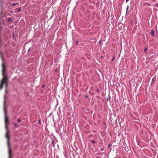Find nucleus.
<instances>
[{
    "label": "nucleus",
    "mask_w": 158,
    "mask_h": 158,
    "mask_svg": "<svg viewBox=\"0 0 158 158\" xmlns=\"http://www.w3.org/2000/svg\"><path fill=\"white\" fill-rule=\"evenodd\" d=\"M15 126H17V125L15 123Z\"/></svg>",
    "instance_id": "nucleus-19"
},
{
    "label": "nucleus",
    "mask_w": 158,
    "mask_h": 158,
    "mask_svg": "<svg viewBox=\"0 0 158 158\" xmlns=\"http://www.w3.org/2000/svg\"><path fill=\"white\" fill-rule=\"evenodd\" d=\"M44 85H43L42 87H44Z\"/></svg>",
    "instance_id": "nucleus-22"
},
{
    "label": "nucleus",
    "mask_w": 158,
    "mask_h": 158,
    "mask_svg": "<svg viewBox=\"0 0 158 158\" xmlns=\"http://www.w3.org/2000/svg\"><path fill=\"white\" fill-rule=\"evenodd\" d=\"M30 49H31V48H30L27 51V52H29L30 51Z\"/></svg>",
    "instance_id": "nucleus-14"
},
{
    "label": "nucleus",
    "mask_w": 158,
    "mask_h": 158,
    "mask_svg": "<svg viewBox=\"0 0 158 158\" xmlns=\"http://www.w3.org/2000/svg\"><path fill=\"white\" fill-rule=\"evenodd\" d=\"M91 142L93 143H95V141L94 140H91Z\"/></svg>",
    "instance_id": "nucleus-10"
},
{
    "label": "nucleus",
    "mask_w": 158,
    "mask_h": 158,
    "mask_svg": "<svg viewBox=\"0 0 158 158\" xmlns=\"http://www.w3.org/2000/svg\"><path fill=\"white\" fill-rule=\"evenodd\" d=\"M129 0H126V2H128L129 1Z\"/></svg>",
    "instance_id": "nucleus-17"
},
{
    "label": "nucleus",
    "mask_w": 158,
    "mask_h": 158,
    "mask_svg": "<svg viewBox=\"0 0 158 158\" xmlns=\"http://www.w3.org/2000/svg\"><path fill=\"white\" fill-rule=\"evenodd\" d=\"M101 40H100L99 41V44H101Z\"/></svg>",
    "instance_id": "nucleus-13"
},
{
    "label": "nucleus",
    "mask_w": 158,
    "mask_h": 158,
    "mask_svg": "<svg viewBox=\"0 0 158 158\" xmlns=\"http://www.w3.org/2000/svg\"><path fill=\"white\" fill-rule=\"evenodd\" d=\"M97 91L98 92V91H99V89H97Z\"/></svg>",
    "instance_id": "nucleus-20"
},
{
    "label": "nucleus",
    "mask_w": 158,
    "mask_h": 158,
    "mask_svg": "<svg viewBox=\"0 0 158 158\" xmlns=\"http://www.w3.org/2000/svg\"><path fill=\"white\" fill-rule=\"evenodd\" d=\"M17 3H13L12 5L11 6H14L15 5H16L17 4Z\"/></svg>",
    "instance_id": "nucleus-4"
},
{
    "label": "nucleus",
    "mask_w": 158,
    "mask_h": 158,
    "mask_svg": "<svg viewBox=\"0 0 158 158\" xmlns=\"http://www.w3.org/2000/svg\"><path fill=\"white\" fill-rule=\"evenodd\" d=\"M146 50H147V48H145L144 49V52H146Z\"/></svg>",
    "instance_id": "nucleus-11"
},
{
    "label": "nucleus",
    "mask_w": 158,
    "mask_h": 158,
    "mask_svg": "<svg viewBox=\"0 0 158 158\" xmlns=\"http://www.w3.org/2000/svg\"><path fill=\"white\" fill-rule=\"evenodd\" d=\"M129 6H127V8H126V12L127 13L128 10V9H129Z\"/></svg>",
    "instance_id": "nucleus-6"
},
{
    "label": "nucleus",
    "mask_w": 158,
    "mask_h": 158,
    "mask_svg": "<svg viewBox=\"0 0 158 158\" xmlns=\"http://www.w3.org/2000/svg\"><path fill=\"white\" fill-rule=\"evenodd\" d=\"M51 144H52V146L54 148L55 145V143H54V140H52V141Z\"/></svg>",
    "instance_id": "nucleus-3"
},
{
    "label": "nucleus",
    "mask_w": 158,
    "mask_h": 158,
    "mask_svg": "<svg viewBox=\"0 0 158 158\" xmlns=\"http://www.w3.org/2000/svg\"><path fill=\"white\" fill-rule=\"evenodd\" d=\"M18 121L19 122V123H20L21 122V120L20 119V118H18Z\"/></svg>",
    "instance_id": "nucleus-9"
},
{
    "label": "nucleus",
    "mask_w": 158,
    "mask_h": 158,
    "mask_svg": "<svg viewBox=\"0 0 158 158\" xmlns=\"http://www.w3.org/2000/svg\"><path fill=\"white\" fill-rule=\"evenodd\" d=\"M103 57V56H101V58H102Z\"/></svg>",
    "instance_id": "nucleus-21"
},
{
    "label": "nucleus",
    "mask_w": 158,
    "mask_h": 158,
    "mask_svg": "<svg viewBox=\"0 0 158 158\" xmlns=\"http://www.w3.org/2000/svg\"><path fill=\"white\" fill-rule=\"evenodd\" d=\"M38 123L40 124H41V120L40 119H39L38 120Z\"/></svg>",
    "instance_id": "nucleus-7"
},
{
    "label": "nucleus",
    "mask_w": 158,
    "mask_h": 158,
    "mask_svg": "<svg viewBox=\"0 0 158 158\" xmlns=\"http://www.w3.org/2000/svg\"><path fill=\"white\" fill-rule=\"evenodd\" d=\"M11 155H9V158H11Z\"/></svg>",
    "instance_id": "nucleus-15"
},
{
    "label": "nucleus",
    "mask_w": 158,
    "mask_h": 158,
    "mask_svg": "<svg viewBox=\"0 0 158 158\" xmlns=\"http://www.w3.org/2000/svg\"><path fill=\"white\" fill-rule=\"evenodd\" d=\"M114 59H115V56H114L112 57V59H111V61H113L114 60Z\"/></svg>",
    "instance_id": "nucleus-5"
},
{
    "label": "nucleus",
    "mask_w": 158,
    "mask_h": 158,
    "mask_svg": "<svg viewBox=\"0 0 158 158\" xmlns=\"http://www.w3.org/2000/svg\"><path fill=\"white\" fill-rule=\"evenodd\" d=\"M111 146V145L110 144H108V148L110 147Z\"/></svg>",
    "instance_id": "nucleus-12"
},
{
    "label": "nucleus",
    "mask_w": 158,
    "mask_h": 158,
    "mask_svg": "<svg viewBox=\"0 0 158 158\" xmlns=\"http://www.w3.org/2000/svg\"><path fill=\"white\" fill-rule=\"evenodd\" d=\"M151 34L152 36H153L154 35V31L153 29H152Z\"/></svg>",
    "instance_id": "nucleus-1"
},
{
    "label": "nucleus",
    "mask_w": 158,
    "mask_h": 158,
    "mask_svg": "<svg viewBox=\"0 0 158 158\" xmlns=\"http://www.w3.org/2000/svg\"><path fill=\"white\" fill-rule=\"evenodd\" d=\"M78 41H77V42H76V44H77V45L78 44Z\"/></svg>",
    "instance_id": "nucleus-18"
},
{
    "label": "nucleus",
    "mask_w": 158,
    "mask_h": 158,
    "mask_svg": "<svg viewBox=\"0 0 158 158\" xmlns=\"http://www.w3.org/2000/svg\"><path fill=\"white\" fill-rule=\"evenodd\" d=\"M156 6L157 8H158V3L157 4V5H156Z\"/></svg>",
    "instance_id": "nucleus-16"
},
{
    "label": "nucleus",
    "mask_w": 158,
    "mask_h": 158,
    "mask_svg": "<svg viewBox=\"0 0 158 158\" xmlns=\"http://www.w3.org/2000/svg\"><path fill=\"white\" fill-rule=\"evenodd\" d=\"M16 10L17 11V12H20L21 11V8L20 7L17 8L16 9Z\"/></svg>",
    "instance_id": "nucleus-2"
},
{
    "label": "nucleus",
    "mask_w": 158,
    "mask_h": 158,
    "mask_svg": "<svg viewBox=\"0 0 158 158\" xmlns=\"http://www.w3.org/2000/svg\"><path fill=\"white\" fill-rule=\"evenodd\" d=\"M11 21V19L10 18H8V19H7V21L8 22H10V21Z\"/></svg>",
    "instance_id": "nucleus-8"
}]
</instances>
